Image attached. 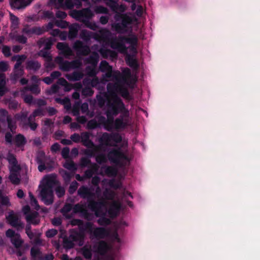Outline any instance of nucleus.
<instances>
[{
    "label": "nucleus",
    "instance_id": "9b49d317",
    "mask_svg": "<svg viewBox=\"0 0 260 260\" xmlns=\"http://www.w3.org/2000/svg\"><path fill=\"white\" fill-rule=\"evenodd\" d=\"M129 111L121 114L114 120V128L116 131L124 129L127 127L129 123Z\"/></svg>",
    "mask_w": 260,
    "mask_h": 260
},
{
    "label": "nucleus",
    "instance_id": "5fc2aeb1",
    "mask_svg": "<svg viewBox=\"0 0 260 260\" xmlns=\"http://www.w3.org/2000/svg\"><path fill=\"white\" fill-rule=\"evenodd\" d=\"M7 121L8 123V128L10 129V131L12 133H15L16 128V125L15 122L13 121L11 117H8Z\"/></svg>",
    "mask_w": 260,
    "mask_h": 260
},
{
    "label": "nucleus",
    "instance_id": "5701e85b",
    "mask_svg": "<svg viewBox=\"0 0 260 260\" xmlns=\"http://www.w3.org/2000/svg\"><path fill=\"white\" fill-rule=\"evenodd\" d=\"M9 163L12 165L10 169L12 171H19L20 170V167L18 165V161L15 156L11 153H9L7 155V158Z\"/></svg>",
    "mask_w": 260,
    "mask_h": 260
},
{
    "label": "nucleus",
    "instance_id": "6e6552de",
    "mask_svg": "<svg viewBox=\"0 0 260 260\" xmlns=\"http://www.w3.org/2000/svg\"><path fill=\"white\" fill-rule=\"evenodd\" d=\"M93 223L91 222H86L85 229L86 232L90 235V237L98 239H104L109 235L108 230L104 227H96L93 229Z\"/></svg>",
    "mask_w": 260,
    "mask_h": 260
},
{
    "label": "nucleus",
    "instance_id": "680f3d73",
    "mask_svg": "<svg viewBox=\"0 0 260 260\" xmlns=\"http://www.w3.org/2000/svg\"><path fill=\"white\" fill-rule=\"evenodd\" d=\"M94 91L90 87H85L82 90V94L86 97L91 96L93 95Z\"/></svg>",
    "mask_w": 260,
    "mask_h": 260
},
{
    "label": "nucleus",
    "instance_id": "bf43d9fd",
    "mask_svg": "<svg viewBox=\"0 0 260 260\" xmlns=\"http://www.w3.org/2000/svg\"><path fill=\"white\" fill-rule=\"evenodd\" d=\"M15 117L17 119L23 122L24 124L27 122L28 117L26 112H21L20 114H17Z\"/></svg>",
    "mask_w": 260,
    "mask_h": 260
},
{
    "label": "nucleus",
    "instance_id": "2f4dec72",
    "mask_svg": "<svg viewBox=\"0 0 260 260\" xmlns=\"http://www.w3.org/2000/svg\"><path fill=\"white\" fill-rule=\"evenodd\" d=\"M78 29L79 25L77 24H74L69 27L68 38L70 40H73L77 37Z\"/></svg>",
    "mask_w": 260,
    "mask_h": 260
},
{
    "label": "nucleus",
    "instance_id": "f257e3e1",
    "mask_svg": "<svg viewBox=\"0 0 260 260\" xmlns=\"http://www.w3.org/2000/svg\"><path fill=\"white\" fill-rule=\"evenodd\" d=\"M132 74L131 70L128 68L124 69L121 73L117 71L113 76V78L116 82L114 83H109L107 85L108 91L113 95L118 93L123 99L131 101L133 99L130 94L127 87L133 88L136 81L131 79Z\"/></svg>",
    "mask_w": 260,
    "mask_h": 260
},
{
    "label": "nucleus",
    "instance_id": "4c0bfd02",
    "mask_svg": "<svg viewBox=\"0 0 260 260\" xmlns=\"http://www.w3.org/2000/svg\"><path fill=\"white\" fill-rule=\"evenodd\" d=\"M18 171H12L10 170V174L9 178L12 184L18 185L20 182V179L19 178L17 174Z\"/></svg>",
    "mask_w": 260,
    "mask_h": 260
},
{
    "label": "nucleus",
    "instance_id": "a18cd8bd",
    "mask_svg": "<svg viewBox=\"0 0 260 260\" xmlns=\"http://www.w3.org/2000/svg\"><path fill=\"white\" fill-rule=\"evenodd\" d=\"M26 89L36 95L39 94L41 92V89L37 84H32V85L26 87Z\"/></svg>",
    "mask_w": 260,
    "mask_h": 260
},
{
    "label": "nucleus",
    "instance_id": "cd10ccee",
    "mask_svg": "<svg viewBox=\"0 0 260 260\" xmlns=\"http://www.w3.org/2000/svg\"><path fill=\"white\" fill-rule=\"evenodd\" d=\"M101 148V145H94L91 148H88V149H85L84 153L88 157H94L95 154L100 151Z\"/></svg>",
    "mask_w": 260,
    "mask_h": 260
},
{
    "label": "nucleus",
    "instance_id": "a211bd4d",
    "mask_svg": "<svg viewBox=\"0 0 260 260\" xmlns=\"http://www.w3.org/2000/svg\"><path fill=\"white\" fill-rule=\"evenodd\" d=\"M9 223L13 227L16 228L18 231L22 230L24 228L23 223L19 219L18 216L14 214L13 212L9 213L7 217Z\"/></svg>",
    "mask_w": 260,
    "mask_h": 260
},
{
    "label": "nucleus",
    "instance_id": "423d86ee",
    "mask_svg": "<svg viewBox=\"0 0 260 260\" xmlns=\"http://www.w3.org/2000/svg\"><path fill=\"white\" fill-rule=\"evenodd\" d=\"M133 40L131 39V35L129 37L119 35L117 37L111 40L110 46L112 48L118 50L120 53H125L128 49L125 44L133 43Z\"/></svg>",
    "mask_w": 260,
    "mask_h": 260
},
{
    "label": "nucleus",
    "instance_id": "6ab92c4d",
    "mask_svg": "<svg viewBox=\"0 0 260 260\" xmlns=\"http://www.w3.org/2000/svg\"><path fill=\"white\" fill-rule=\"evenodd\" d=\"M121 204L118 201H113L110 204L107 213L109 216L114 218L116 217L121 209Z\"/></svg>",
    "mask_w": 260,
    "mask_h": 260
},
{
    "label": "nucleus",
    "instance_id": "412c9836",
    "mask_svg": "<svg viewBox=\"0 0 260 260\" xmlns=\"http://www.w3.org/2000/svg\"><path fill=\"white\" fill-rule=\"evenodd\" d=\"M24 73V70L20 66V63L19 62H16L14 65L13 72L11 75V80L14 81H17L19 78L23 75Z\"/></svg>",
    "mask_w": 260,
    "mask_h": 260
},
{
    "label": "nucleus",
    "instance_id": "c85d7f7f",
    "mask_svg": "<svg viewBox=\"0 0 260 260\" xmlns=\"http://www.w3.org/2000/svg\"><path fill=\"white\" fill-rule=\"evenodd\" d=\"M126 63L131 68L134 70H138L139 67V64L138 60L134 58L132 55H128L126 58Z\"/></svg>",
    "mask_w": 260,
    "mask_h": 260
},
{
    "label": "nucleus",
    "instance_id": "e2e57ef3",
    "mask_svg": "<svg viewBox=\"0 0 260 260\" xmlns=\"http://www.w3.org/2000/svg\"><path fill=\"white\" fill-rule=\"evenodd\" d=\"M109 185L115 189H117L120 188L121 183L120 182L116 181L115 179H111L108 183Z\"/></svg>",
    "mask_w": 260,
    "mask_h": 260
},
{
    "label": "nucleus",
    "instance_id": "3c124183",
    "mask_svg": "<svg viewBox=\"0 0 260 260\" xmlns=\"http://www.w3.org/2000/svg\"><path fill=\"white\" fill-rule=\"evenodd\" d=\"M100 83L99 80L97 77H94L92 80L84 79L83 80V84L90 85L92 87H95Z\"/></svg>",
    "mask_w": 260,
    "mask_h": 260
},
{
    "label": "nucleus",
    "instance_id": "49530a36",
    "mask_svg": "<svg viewBox=\"0 0 260 260\" xmlns=\"http://www.w3.org/2000/svg\"><path fill=\"white\" fill-rule=\"evenodd\" d=\"M80 37L84 41L88 42L92 38V32L83 29L80 32Z\"/></svg>",
    "mask_w": 260,
    "mask_h": 260
},
{
    "label": "nucleus",
    "instance_id": "603ef678",
    "mask_svg": "<svg viewBox=\"0 0 260 260\" xmlns=\"http://www.w3.org/2000/svg\"><path fill=\"white\" fill-rule=\"evenodd\" d=\"M63 167L66 169L74 172L77 169L76 165L73 160L67 161L63 165Z\"/></svg>",
    "mask_w": 260,
    "mask_h": 260
},
{
    "label": "nucleus",
    "instance_id": "a19ab883",
    "mask_svg": "<svg viewBox=\"0 0 260 260\" xmlns=\"http://www.w3.org/2000/svg\"><path fill=\"white\" fill-rule=\"evenodd\" d=\"M75 246L73 241L70 239V236L65 237L63 239V246L65 249H70Z\"/></svg>",
    "mask_w": 260,
    "mask_h": 260
},
{
    "label": "nucleus",
    "instance_id": "c756f323",
    "mask_svg": "<svg viewBox=\"0 0 260 260\" xmlns=\"http://www.w3.org/2000/svg\"><path fill=\"white\" fill-rule=\"evenodd\" d=\"M38 44L40 46L44 45V50H49L53 45V42L51 38H41L38 41Z\"/></svg>",
    "mask_w": 260,
    "mask_h": 260
},
{
    "label": "nucleus",
    "instance_id": "4468645a",
    "mask_svg": "<svg viewBox=\"0 0 260 260\" xmlns=\"http://www.w3.org/2000/svg\"><path fill=\"white\" fill-rule=\"evenodd\" d=\"M75 17L80 22L84 23V20H90L94 14L89 8H84L79 11H75Z\"/></svg>",
    "mask_w": 260,
    "mask_h": 260
},
{
    "label": "nucleus",
    "instance_id": "69168bd1",
    "mask_svg": "<svg viewBox=\"0 0 260 260\" xmlns=\"http://www.w3.org/2000/svg\"><path fill=\"white\" fill-rule=\"evenodd\" d=\"M81 214L84 219L88 221L91 220L93 218L92 214L89 212L86 208L83 209V210L81 213Z\"/></svg>",
    "mask_w": 260,
    "mask_h": 260
},
{
    "label": "nucleus",
    "instance_id": "6e6d98bb",
    "mask_svg": "<svg viewBox=\"0 0 260 260\" xmlns=\"http://www.w3.org/2000/svg\"><path fill=\"white\" fill-rule=\"evenodd\" d=\"M111 68H112V66H110L109 63L107 61H101L100 64V69L101 72H105Z\"/></svg>",
    "mask_w": 260,
    "mask_h": 260
},
{
    "label": "nucleus",
    "instance_id": "8fccbe9b",
    "mask_svg": "<svg viewBox=\"0 0 260 260\" xmlns=\"http://www.w3.org/2000/svg\"><path fill=\"white\" fill-rule=\"evenodd\" d=\"M103 196L107 200H113L115 198V193L113 191L107 188L103 192Z\"/></svg>",
    "mask_w": 260,
    "mask_h": 260
},
{
    "label": "nucleus",
    "instance_id": "4d7b16f0",
    "mask_svg": "<svg viewBox=\"0 0 260 260\" xmlns=\"http://www.w3.org/2000/svg\"><path fill=\"white\" fill-rule=\"evenodd\" d=\"M11 117L6 110L0 109V120L2 122H5L6 120H7L8 117Z\"/></svg>",
    "mask_w": 260,
    "mask_h": 260
},
{
    "label": "nucleus",
    "instance_id": "0e129e2a",
    "mask_svg": "<svg viewBox=\"0 0 260 260\" xmlns=\"http://www.w3.org/2000/svg\"><path fill=\"white\" fill-rule=\"evenodd\" d=\"M85 208V205L83 204H81L80 203H78L75 204L74 207H73V210L74 213H80L83 210V209Z\"/></svg>",
    "mask_w": 260,
    "mask_h": 260
},
{
    "label": "nucleus",
    "instance_id": "f03ea898",
    "mask_svg": "<svg viewBox=\"0 0 260 260\" xmlns=\"http://www.w3.org/2000/svg\"><path fill=\"white\" fill-rule=\"evenodd\" d=\"M45 182L43 184L40 191V196L42 201L46 205H51L54 201V195L53 186L55 181L53 178L50 176H46Z\"/></svg>",
    "mask_w": 260,
    "mask_h": 260
},
{
    "label": "nucleus",
    "instance_id": "de8ad7c7",
    "mask_svg": "<svg viewBox=\"0 0 260 260\" xmlns=\"http://www.w3.org/2000/svg\"><path fill=\"white\" fill-rule=\"evenodd\" d=\"M44 115V111L43 109L41 108H38L37 109L35 110L31 114H30L29 117V120L31 119H35L37 116H43Z\"/></svg>",
    "mask_w": 260,
    "mask_h": 260
},
{
    "label": "nucleus",
    "instance_id": "20e7f679",
    "mask_svg": "<svg viewBox=\"0 0 260 260\" xmlns=\"http://www.w3.org/2000/svg\"><path fill=\"white\" fill-rule=\"evenodd\" d=\"M105 205V202L104 201L94 202L90 205V210L94 213L96 217H99L97 222L101 226H107L111 223V220L106 217L107 212L103 210V207Z\"/></svg>",
    "mask_w": 260,
    "mask_h": 260
},
{
    "label": "nucleus",
    "instance_id": "09e8293b",
    "mask_svg": "<svg viewBox=\"0 0 260 260\" xmlns=\"http://www.w3.org/2000/svg\"><path fill=\"white\" fill-rule=\"evenodd\" d=\"M118 0H106V4L112 11L116 12V6H118Z\"/></svg>",
    "mask_w": 260,
    "mask_h": 260
},
{
    "label": "nucleus",
    "instance_id": "c9c22d12",
    "mask_svg": "<svg viewBox=\"0 0 260 260\" xmlns=\"http://www.w3.org/2000/svg\"><path fill=\"white\" fill-rule=\"evenodd\" d=\"M84 75L81 71H74L71 75L68 76V79L70 81H79L83 78Z\"/></svg>",
    "mask_w": 260,
    "mask_h": 260
},
{
    "label": "nucleus",
    "instance_id": "79ce46f5",
    "mask_svg": "<svg viewBox=\"0 0 260 260\" xmlns=\"http://www.w3.org/2000/svg\"><path fill=\"white\" fill-rule=\"evenodd\" d=\"M73 209V206L71 204H66L62 209L60 210V212L64 216H66L67 218H70V216H69L68 214L69 212H70Z\"/></svg>",
    "mask_w": 260,
    "mask_h": 260
},
{
    "label": "nucleus",
    "instance_id": "ddd939ff",
    "mask_svg": "<svg viewBox=\"0 0 260 260\" xmlns=\"http://www.w3.org/2000/svg\"><path fill=\"white\" fill-rule=\"evenodd\" d=\"M6 236L10 239L11 242L16 249L20 248L24 242L21 238L20 235L19 233H16L12 229H8L6 232Z\"/></svg>",
    "mask_w": 260,
    "mask_h": 260
},
{
    "label": "nucleus",
    "instance_id": "f3484780",
    "mask_svg": "<svg viewBox=\"0 0 260 260\" xmlns=\"http://www.w3.org/2000/svg\"><path fill=\"white\" fill-rule=\"evenodd\" d=\"M93 251L101 255H104L109 250V245L105 241L101 240L93 245Z\"/></svg>",
    "mask_w": 260,
    "mask_h": 260
},
{
    "label": "nucleus",
    "instance_id": "774afa93",
    "mask_svg": "<svg viewBox=\"0 0 260 260\" xmlns=\"http://www.w3.org/2000/svg\"><path fill=\"white\" fill-rule=\"evenodd\" d=\"M39 215V214L37 212L34 211L32 212H30V213L28 214L26 216V220L27 222L29 223L32 221L34 219H35V218H37Z\"/></svg>",
    "mask_w": 260,
    "mask_h": 260
},
{
    "label": "nucleus",
    "instance_id": "58836bf2",
    "mask_svg": "<svg viewBox=\"0 0 260 260\" xmlns=\"http://www.w3.org/2000/svg\"><path fill=\"white\" fill-rule=\"evenodd\" d=\"M131 39L133 40V43H128V44L130 45L129 48L130 49V51L134 53H137V46L138 45V38L137 36L135 35H131Z\"/></svg>",
    "mask_w": 260,
    "mask_h": 260
},
{
    "label": "nucleus",
    "instance_id": "72a5a7b5",
    "mask_svg": "<svg viewBox=\"0 0 260 260\" xmlns=\"http://www.w3.org/2000/svg\"><path fill=\"white\" fill-rule=\"evenodd\" d=\"M99 60V56L96 52H93L86 59V62L91 64L94 67H96Z\"/></svg>",
    "mask_w": 260,
    "mask_h": 260
},
{
    "label": "nucleus",
    "instance_id": "864d4df0",
    "mask_svg": "<svg viewBox=\"0 0 260 260\" xmlns=\"http://www.w3.org/2000/svg\"><path fill=\"white\" fill-rule=\"evenodd\" d=\"M86 27L95 31L99 28V26L94 22H90V20H84L83 23Z\"/></svg>",
    "mask_w": 260,
    "mask_h": 260
},
{
    "label": "nucleus",
    "instance_id": "aec40b11",
    "mask_svg": "<svg viewBox=\"0 0 260 260\" xmlns=\"http://www.w3.org/2000/svg\"><path fill=\"white\" fill-rule=\"evenodd\" d=\"M31 3V0H10V5L13 9H25Z\"/></svg>",
    "mask_w": 260,
    "mask_h": 260
},
{
    "label": "nucleus",
    "instance_id": "37998d69",
    "mask_svg": "<svg viewBox=\"0 0 260 260\" xmlns=\"http://www.w3.org/2000/svg\"><path fill=\"white\" fill-rule=\"evenodd\" d=\"M94 157L96 162L99 164H102L107 162V156H106L104 153H101L97 155L95 154Z\"/></svg>",
    "mask_w": 260,
    "mask_h": 260
},
{
    "label": "nucleus",
    "instance_id": "b1692460",
    "mask_svg": "<svg viewBox=\"0 0 260 260\" xmlns=\"http://www.w3.org/2000/svg\"><path fill=\"white\" fill-rule=\"evenodd\" d=\"M90 134L88 132L81 133V141L83 145L87 148H91L95 145L94 143L90 140Z\"/></svg>",
    "mask_w": 260,
    "mask_h": 260
},
{
    "label": "nucleus",
    "instance_id": "0eeeda50",
    "mask_svg": "<svg viewBox=\"0 0 260 260\" xmlns=\"http://www.w3.org/2000/svg\"><path fill=\"white\" fill-rule=\"evenodd\" d=\"M122 141V137L118 133H103L99 138V142L101 145L106 146H116L117 144Z\"/></svg>",
    "mask_w": 260,
    "mask_h": 260
},
{
    "label": "nucleus",
    "instance_id": "39448f33",
    "mask_svg": "<svg viewBox=\"0 0 260 260\" xmlns=\"http://www.w3.org/2000/svg\"><path fill=\"white\" fill-rule=\"evenodd\" d=\"M108 160L112 164L121 167L124 161H129V158L120 148H113L107 154Z\"/></svg>",
    "mask_w": 260,
    "mask_h": 260
},
{
    "label": "nucleus",
    "instance_id": "13d9d810",
    "mask_svg": "<svg viewBox=\"0 0 260 260\" xmlns=\"http://www.w3.org/2000/svg\"><path fill=\"white\" fill-rule=\"evenodd\" d=\"M35 120V119H31V120H29V117H28L27 118V122L25 123V125L29 126L31 130L35 131L37 129L38 124L34 122Z\"/></svg>",
    "mask_w": 260,
    "mask_h": 260
},
{
    "label": "nucleus",
    "instance_id": "473e14b6",
    "mask_svg": "<svg viewBox=\"0 0 260 260\" xmlns=\"http://www.w3.org/2000/svg\"><path fill=\"white\" fill-rule=\"evenodd\" d=\"M102 169H104L105 174L108 177H114L117 174V170L116 168L112 166H104L102 167Z\"/></svg>",
    "mask_w": 260,
    "mask_h": 260
},
{
    "label": "nucleus",
    "instance_id": "c03bdc74",
    "mask_svg": "<svg viewBox=\"0 0 260 260\" xmlns=\"http://www.w3.org/2000/svg\"><path fill=\"white\" fill-rule=\"evenodd\" d=\"M99 32L101 35V39L103 41H107L109 39L111 36V32L107 28H102Z\"/></svg>",
    "mask_w": 260,
    "mask_h": 260
},
{
    "label": "nucleus",
    "instance_id": "2eb2a0df",
    "mask_svg": "<svg viewBox=\"0 0 260 260\" xmlns=\"http://www.w3.org/2000/svg\"><path fill=\"white\" fill-rule=\"evenodd\" d=\"M86 231H77L72 230L70 231V238L73 242L77 243L79 246H83L84 243V239L85 237V233Z\"/></svg>",
    "mask_w": 260,
    "mask_h": 260
},
{
    "label": "nucleus",
    "instance_id": "f8f14e48",
    "mask_svg": "<svg viewBox=\"0 0 260 260\" xmlns=\"http://www.w3.org/2000/svg\"><path fill=\"white\" fill-rule=\"evenodd\" d=\"M56 61L59 65V68L61 70L65 72L69 71L71 69H76L81 66V62L77 60H74L72 61L67 60L64 61L61 57H57Z\"/></svg>",
    "mask_w": 260,
    "mask_h": 260
},
{
    "label": "nucleus",
    "instance_id": "338daca9",
    "mask_svg": "<svg viewBox=\"0 0 260 260\" xmlns=\"http://www.w3.org/2000/svg\"><path fill=\"white\" fill-rule=\"evenodd\" d=\"M55 193L58 198H60L65 194V189L63 187L58 186L56 187Z\"/></svg>",
    "mask_w": 260,
    "mask_h": 260
},
{
    "label": "nucleus",
    "instance_id": "f704fd0d",
    "mask_svg": "<svg viewBox=\"0 0 260 260\" xmlns=\"http://www.w3.org/2000/svg\"><path fill=\"white\" fill-rule=\"evenodd\" d=\"M114 116L109 115V117H107V121L104 123L105 128L109 132H111L114 129Z\"/></svg>",
    "mask_w": 260,
    "mask_h": 260
},
{
    "label": "nucleus",
    "instance_id": "4be33fe9",
    "mask_svg": "<svg viewBox=\"0 0 260 260\" xmlns=\"http://www.w3.org/2000/svg\"><path fill=\"white\" fill-rule=\"evenodd\" d=\"M56 48L61 51L60 53L65 56H68L72 54V50L66 43H58L56 45Z\"/></svg>",
    "mask_w": 260,
    "mask_h": 260
},
{
    "label": "nucleus",
    "instance_id": "1a4fd4ad",
    "mask_svg": "<svg viewBox=\"0 0 260 260\" xmlns=\"http://www.w3.org/2000/svg\"><path fill=\"white\" fill-rule=\"evenodd\" d=\"M133 20L127 14L122 18L121 22H116L112 24V29L118 34H124L127 32L128 26L131 25Z\"/></svg>",
    "mask_w": 260,
    "mask_h": 260
},
{
    "label": "nucleus",
    "instance_id": "9d476101",
    "mask_svg": "<svg viewBox=\"0 0 260 260\" xmlns=\"http://www.w3.org/2000/svg\"><path fill=\"white\" fill-rule=\"evenodd\" d=\"M78 194L82 199H87V207L91 210L90 206V204H92L94 202H96L93 200V198L95 196V194L93 192L91 189L88 188L87 186L82 185L78 190Z\"/></svg>",
    "mask_w": 260,
    "mask_h": 260
},
{
    "label": "nucleus",
    "instance_id": "e433bc0d",
    "mask_svg": "<svg viewBox=\"0 0 260 260\" xmlns=\"http://www.w3.org/2000/svg\"><path fill=\"white\" fill-rule=\"evenodd\" d=\"M6 75L4 73H0V96H3L6 92Z\"/></svg>",
    "mask_w": 260,
    "mask_h": 260
},
{
    "label": "nucleus",
    "instance_id": "bb28decb",
    "mask_svg": "<svg viewBox=\"0 0 260 260\" xmlns=\"http://www.w3.org/2000/svg\"><path fill=\"white\" fill-rule=\"evenodd\" d=\"M91 246L90 245H85L82 248V254L84 257L86 259H91L92 256Z\"/></svg>",
    "mask_w": 260,
    "mask_h": 260
},
{
    "label": "nucleus",
    "instance_id": "7ed1b4c3",
    "mask_svg": "<svg viewBox=\"0 0 260 260\" xmlns=\"http://www.w3.org/2000/svg\"><path fill=\"white\" fill-rule=\"evenodd\" d=\"M107 117H109V115L116 116L119 113L121 114L123 112L128 111V109L125 108L122 100L117 94L113 95L112 100L107 102Z\"/></svg>",
    "mask_w": 260,
    "mask_h": 260
},
{
    "label": "nucleus",
    "instance_id": "ea45409f",
    "mask_svg": "<svg viewBox=\"0 0 260 260\" xmlns=\"http://www.w3.org/2000/svg\"><path fill=\"white\" fill-rule=\"evenodd\" d=\"M71 224L73 226H78L80 231H86L87 230L85 229L86 222L84 223V221L81 219H73L71 221Z\"/></svg>",
    "mask_w": 260,
    "mask_h": 260
},
{
    "label": "nucleus",
    "instance_id": "393cba45",
    "mask_svg": "<svg viewBox=\"0 0 260 260\" xmlns=\"http://www.w3.org/2000/svg\"><path fill=\"white\" fill-rule=\"evenodd\" d=\"M36 160L38 164V170L40 172H42L46 169L47 167L45 166L46 156L44 152H41L37 157Z\"/></svg>",
    "mask_w": 260,
    "mask_h": 260
},
{
    "label": "nucleus",
    "instance_id": "7c9ffc66",
    "mask_svg": "<svg viewBox=\"0 0 260 260\" xmlns=\"http://www.w3.org/2000/svg\"><path fill=\"white\" fill-rule=\"evenodd\" d=\"M14 141L16 146L18 147L24 146L27 142L25 137L20 134L16 135L14 138Z\"/></svg>",
    "mask_w": 260,
    "mask_h": 260
},
{
    "label": "nucleus",
    "instance_id": "052dcab7",
    "mask_svg": "<svg viewBox=\"0 0 260 260\" xmlns=\"http://www.w3.org/2000/svg\"><path fill=\"white\" fill-rule=\"evenodd\" d=\"M101 54L104 57H106L108 55H109L112 57H116L117 55V53L110 49L103 50L101 51Z\"/></svg>",
    "mask_w": 260,
    "mask_h": 260
},
{
    "label": "nucleus",
    "instance_id": "dca6fc26",
    "mask_svg": "<svg viewBox=\"0 0 260 260\" xmlns=\"http://www.w3.org/2000/svg\"><path fill=\"white\" fill-rule=\"evenodd\" d=\"M73 49L79 55L86 56L90 52L89 47L86 45H84L83 43L80 40H77L74 43Z\"/></svg>",
    "mask_w": 260,
    "mask_h": 260
},
{
    "label": "nucleus",
    "instance_id": "a878e982",
    "mask_svg": "<svg viewBox=\"0 0 260 260\" xmlns=\"http://www.w3.org/2000/svg\"><path fill=\"white\" fill-rule=\"evenodd\" d=\"M25 68L27 70L37 71L41 68V63L37 60H28L26 62Z\"/></svg>",
    "mask_w": 260,
    "mask_h": 260
}]
</instances>
